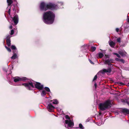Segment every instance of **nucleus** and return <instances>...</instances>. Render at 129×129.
I'll return each mask as SVG.
<instances>
[{"instance_id":"nucleus-1","label":"nucleus","mask_w":129,"mask_h":129,"mask_svg":"<svg viewBox=\"0 0 129 129\" xmlns=\"http://www.w3.org/2000/svg\"><path fill=\"white\" fill-rule=\"evenodd\" d=\"M39 8L41 11H46L49 10L51 11L56 10L59 9L57 5L49 2L46 3L44 2H41Z\"/></svg>"},{"instance_id":"nucleus-2","label":"nucleus","mask_w":129,"mask_h":129,"mask_svg":"<svg viewBox=\"0 0 129 129\" xmlns=\"http://www.w3.org/2000/svg\"><path fill=\"white\" fill-rule=\"evenodd\" d=\"M55 18V14L51 11H48L43 14V21L47 24H51L53 22Z\"/></svg>"},{"instance_id":"nucleus-3","label":"nucleus","mask_w":129,"mask_h":129,"mask_svg":"<svg viewBox=\"0 0 129 129\" xmlns=\"http://www.w3.org/2000/svg\"><path fill=\"white\" fill-rule=\"evenodd\" d=\"M111 102L108 100L103 103H100L99 105V108L101 110L104 111L111 108Z\"/></svg>"},{"instance_id":"nucleus-4","label":"nucleus","mask_w":129,"mask_h":129,"mask_svg":"<svg viewBox=\"0 0 129 129\" xmlns=\"http://www.w3.org/2000/svg\"><path fill=\"white\" fill-rule=\"evenodd\" d=\"M22 85L24 86L28 90H31L32 89L31 87L34 88L35 87L33 85V84L31 81L23 83Z\"/></svg>"},{"instance_id":"nucleus-5","label":"nucleus","mask_w":129,"mask_h":129,"mask_svg":"<svg viewBox=\"0 0 129 129\" xmlns=\"http://www.w3.org/2000/svg\"><path fill=\"white\" fill-rule=\"evenodd\" d=\"M105 56L106 57V58H109L105 61V64H108L109 66L112 65V64L111 63H113L114 62V60L112 58L109 59L110 56L109 55L105 54Z\"/></svg>"},{"instance_id":"nucleus-6","label":"nucleus","mask_w":129,"mask_h":129,"mask_svg":"<svg viewBox=\"0 0 129 129\" xmlns=\"http://www.w3.org/2000/svg\"><path fill=\"white\" fill-rule=\"evenodd\" d=\"M35 85V87L39 90H42L44 88L43 85L39 82H36Z\"/></svg>"},{"instance_id":"nucleus-7","label":"nucleus","mask_w":129,"mask_h":129,"mask_svg":"<svg viewBox=\"0 0 129 129\" xmlns=\"http://www.w3.org/2000/svg\"><path fill=\"white\" fill-rule=\"evenodd\" d=\"M12 19H13L15 25H16L18 23V15L16 14L13 17H11Z\"/></svg>"},{"instance_id":"nucleus-8","label":"nucleus","mask_w":129,"mask_h":129,"mask_svg":"<svg viewBox=\"0 0 129 129\" xmlns=\"http://www.w3.org/2000/svg\"><path fill=\"white\" fill-rule=\"evenodd\" d=\"M111 69L110 68H109L107 69H103V70H101V72L103 74L106 73H110L111 72Z\"/></svg>"},{"instance_id":"nucleus-9","label":"nucleus","mask_w":129,"mask_h":129,"mask_svg":"<svg viewBox=\"0 0 129 129\" xmlns=\"http://www.w3.org/2000/svg\"><path fill=\"white\" fill-rule=\"evenodd\" d=\"M65 123L66 124H68V126L70 127H72L74 125V123L71 120H66Z\"/></svg>"},{"instance_id":"nucleus-10","label":"nucleus","mask_w":129,"mask_h":129,"mask_svg":"<svg viewBox=\"0 0 129 129\" xmlns=\"http://www.w3.org/2000/svg\"><path fill=\"white\" fill-rule=\"evenodd\" d=\"M121 113L123 114H129V110L127 108H124L120 110Z\"/></svg>"},{"instance_id":"nucleus-11","label":"nucleus","mask_w":129,"mask_h":129,"mask_svg":"<svg viewBox=\"0 0 129 129\" xmlns=\"http://www.w3.org/2000/svg\"><path fill=\"white\" fill-rule=\"evenodd\" d=\"M47 108L48 111L49 112H51L55 108V107L52 105L51 103H50L48 105Z\"/></svg>"},{"instance_id":"nucleus-12","label":"nucleus","mask_w":129,"mask_h":129,"mask_svg":"<svg viewBox=\"0 0 129 129\" xmlns=\"http://www.w3.org/2000/svg\"><path fill=\"white\" fill-rule=\"evenodd\" d=\"M13 7L12 8L13 10L16 13L17 11V12L18 13V7L17 5H13Z\"/></svg>"},{"instance_id":"nucleus-13","label":"nucleus","mask_w":129,"mask_h":129,"mask_svg":"<svg viewBox=\"0 0 129 129\" xmlns=\"http://www.w3.org/2000/svg\"><path fill=\"white\" fill-rule=\"evenodd\" d=\"M96 56L98 58H102L103 56L104 55L102 53L99 52L98 54H96Z\"/></svg>"},{"instance_id":"nucleus-14","label":"nucleus","mask_w":129,"mask_h":129,"mask_svg":"<svg viewBox=\"0 0 129 129\" xmlns=\"http://www.w3.org/2000/svg\"><path fill=\"white\" fill-rule=\"evenodd\" d=\"M115 60L117 61L123 63H125V60L123 59H120L119 58H116L115 59Z\"/></svg>"},{"instance_id":"nucleus-15","label":"nucleus","mask_w":129,"mask_h":129,"mask_svg":"<svg viewBox=\"0 0 129 129\" xmlns=\"http://www.w3.org/2000/svg\"><path fill=\"white\" fill-rule=\"evenodd\" d=\"M14 81L15 82H16L22 80L21 78H19L18 77H15L14 78Z\"/></svg>"},{"instance_id":"nucleus-16","label":"nucleus","mask_w":129,"mask_h":129,"mask_svg":"<svg viewBox=\"0 0 129 129\" xmlns=\"http://www.w3.org/2000/svg\"><path fill=\"white\" fill-rule=\"evenodd\" d=\"M109 44L111 47L114 48L115 45V43L113 41H111L109 43Z\"/></svg>"},{"instance_id":"nucleus-17","label":"nucleus","mask_w":129,"mask_h":129,"mask_svg":"<svg viewBox=\"0 0 129 129\" xmlns=\"http://www.w3.org/2000/svg\"><path fill=\"white\" fill-rule=\"evenodd\" d=\"M6 42L7 46L9 47L11 45V41L10 40L7 39Z\"/></svg>"},{"instance_id":"nucleus-18","label":"nucleus","mask_w":129,"mask_h":129,"mask_svg":"<svg viewBox=\"0 0 129 129\" xmlns=\"http://www.w3.org/2000/svg\"><path fill=\"white\" fill-rule=\"evenodd\" d=\"M7 1L8 6H10L13 2L12 0H7Z\"/></svg>"},{"instance_id":"nucleus-19","label":"nucleus","mask_w":129,"mask_h":129,"mask_svg":"<svg viewBox=\"0 0 129 129\" xmlns=\"http://www.w3.org/2000/svg\"><path fill=\"white\" fill-rule=\"evenodd\" d=\"M50 101H53L52 104H57L58 103V101L56 99L53 100H50Z\"/></svg>"},{"instance_id":"nucleus-20","label":"nucleus","mask_w":129,"mask_h":129,"mask_svg":"<svg viewBox=\"0 0 129 129\" xmlns=\"http://www.w3.org/2000/svg\"><path fill=\"white\" fill-rule=\"evenodd\" d=\"M47 93L45 90H43L41 93V95L42 96H44L46 95Z\"/></svg>"},{"instance_id":"nucleus-21","label":"nucleus","mask_w":129,"mask_h":129,"mask_svg":"<svg viewBox=\"0 0 129 129\" xmlns=\"http://www.w3.org/2000/svg\"><path fill=\"white\" fill-rule=\"evenodd\" d=\"M17 54H13V55L11 57V58L12 59H15L16 58Z\"/></svg>"},{"instance_id":"nucleus-22","label":"nucleus","mask_w":129,"mask_h":129,"mask_svg":"<svg viewBox=\"0 0 129 129\" xmlns=\"http://www.w3.org/2000/svg\"><path fill=\"white\" fill-rule=\"evenodd\" d=\"M119 53L122 56H124L125 55L124 53L123 52L121 51H119Z\"/></svg>"},{"instance_id":"nucleus-23","label":"nucleus","mask_w":129,"mask_h":129,"mask_svg":"<svg viewBox=\"0 0 129 129\" xmlns=\"http://www.w3.org/2000/svg\"><path fill=\"white\" fill-rule=\"evenodd\" d=\"M44 89L47 92H50V91L49 88L48 87H45Z\"/></svg>"},{"instance_id":"nucleus-24","label":"nucleus","mask_w":129,"mask_h":129,"mask_svg":"<svg viewBox=\"0 0 129 129\" xmlns=\"http://www.w3.org/2000/svg\"><path fill=\"white\" fill-rule=\"evenodd\" d=\"M96 49V47H95L92 46L91 47L90 50L92 52H93Z\"/></svg>"},{"instance_id":"nucleus-25","label":"nucleus","mask_w":129,"mask_h":129,"mask_svg":"<svg viewBox=\"0 0 129 129\" xmlns=\"http://www.w3.org/2000/svg\"><path fill=\"white\" fill-rule=\"evenodd\" d=\"M5 48H6L7 49V50L9 52H11V49H10V48L8 47L7 46H5Z\"/></svg>"},{"instance_id":"nucleus-26","label":"nucleus","mask_w":129,"mask_h":129,"mask_svg":"<svg viewBox=\"0 0 129 129\" xmlns=\"http://www.w3.org/2000/svg\"><path fill=\"white\" fill-rule=\"evenodd\" d=\"M11 48L13 50L16 49V47L14 45H12L11 46Z\"/></svg>"},{"instance_id":"nucleus-27","label":"nucleus","mask_w":129,"mask_h":129,"mask_svg":"<svg viewBox=\"0 0 129 129\" xmlns=\"http://www.w3.org/2000/svg\"><path fill=\"white\" fill-rule=\"evenodd\" d=\"M113 54L115 55H116L117 56V57H118L119 58H120L121 57L120 55L117 53H114Z\"/></svg>"},{"instance_id":"nucleus-28","label":"nucleus","mask_w":129,"mask_h":129,"mask_svg":"<svg viewBox=\"0 0 129 129\" xmlns=\"http://www.w3.org/2000/svg\"><path fill=\"white\" fill-rule=\"evenodd\" d=\"M125 101L126 102V103L129 106V98H128L125 100Z\"/></svg>"},{"instance_id":"nucleus-29","label":"nucleus","mask_w":129,"mask_h":129,"mask_svg":"<svg viewBox=\"0 0 129 129\" xmlns=\"http://www.w3.org/2000/svg\"><path fill=\"white\" fill-rule=\"evenodd\" d=\"M13 54H14V53L17 54L18 52L17 49H16V50H13Z\"/></svg>"},{"instance_id":"nucleus-30","label":"nucleus","mask_w":129,"mask_h":129,"mask_svg":"<svg viewBox=\"0 0 129 129\" xmlns=\"http://www.w3.org/2000/svg\"><path fill=\"white\" fill-rule=\"evenodd\" d=\"M79 127L82 129H83L84 127H83V125L81 123H80L79 124Z\"/></svg>"},{"instance_id":"nucleus-31","label":"nucleus","mask_w":129,"mask_h":129,"mask_svg":"<svg viewBox=\"0 0 129 129\" xmlns=\"http://www.w3.org/2000/svg\"><path fill=\"white\" fill-rule=\"evenodd\" d=\"M97 75H95L94 76V77L93 80L92 81L93 82L95 80H96V79H97Z\"/></svg>"},{"instance_id":"nucleus-32","label":"nucleus","mask_w":129,"mask_h":129,"mask_svg":"<svg viewBox=\"0 0 129 129\" xmlns=\"http://www.w3.org/2000/svg\"><path fill=\"white\" fill-rule=\"evenodd\" d=\"M65 118L66 119H68L70 120V118L68 115H66L65 116Z\"/></svg>"},{"instance_id":"nucleus-33","label":"nucleus","mask_w":129,"mask_h":129,"mask_svg":"<svg viewBox=\"0 0 129 129\" xmlns=\"http://www.w3.org/2000/svg\"><path fill=\"white\" fill-rule=\"evenodd\" d=\"M117 42L120 43L121 42V39L120 38H119L117 39Z\"/></svg>"},{"instance_id":"nucleus-34","label":"nucleus","mask_w":129,"mask_h":129,"mask_svg":"<svg viewBox=\"0 0 129 129\" xmlns=\"http://www.w3.org/2000/svg\"><path fill=\"white\" fill-rule=\"evenodd\" d=\"M14 33V30H13L12 29L11 30L10 32V34L11 35H13Z\"/></svg>"},{"instance_id":"nucleus-35","label":"nucleus","mask_w":129,"mask_h":129,"mask_svg":"<svg viewBox=\"0 0 129 129\" xmlns=\"http://www.w3.org/2000/svg\"><path fill=\"white\" fill-rule=\"evenodd\" d=\"M118 83L123 85H125L122 82H119Z\"/></svg>"},{"instance_id":"nucleus-36","label":"nucleus","mask_w":129,"mask_h":129,"mask_svg":"<svg viewBox=\"0 0 129 129\" xmlns=\"http://www.w3.org/2000/svg\"><path fill=\"white\" fill-rule=\"evenodd\" d=\"M11 8L10 7V9L9 10L8 12V13L10 15L11 14Z\"/></svg>"},{"instance_id":"nucleus-37","label":"nucleus","mask_w":129,"mask_h":129,"mask_svg":"<svg viewBox=\"0 0 129 129\" xmlns=\"http://www.w3.org/2000/svg\"><path fill=\"white\" fill-rule=\"evenodd\" d=\"M10 37H11L10 36L8 35L7 36L6 38V40H7V39L10 40Z\"/></svg>"},{"instance_id":"nucleus-38","label":"nucleus","mask_w":129,"mask_h":129,"mask_svg":"<svg viewBox=\"0 0 129 129\" xmlns=\"http://www.w3.org/2000/svg\"><path fill=\"white\" fill-rule=\"evenodd\" d=\"M88 60H89V61L90 62L91 64H94V63L92 61H91V60L90 59H89Z\"/></svg>"},{"instance_id":"nucleus-39","label":"nucleus","mask_w":129,"mask_h":129,"mask_svg":"<svg viewBox=\"0 0 129 129\" xmlns=\"http://www.w3.org/2000/svg\"><path fill=\"white\" fill-rule=\"evenodd\" d=\"M27 80V79L26 78H24L22 80L24 81H25Z\"/></svg>"},{"instance_id":"nucleus-40","label":"nucleus","mask_w":129,"mask_h":129,"mask_svg":"<svg viewBox=\"0 0 129 129\" xmlns=\"http://www.w3.org/2000/svg\"><path fill=\"white\" fill-rule=\"evenodd\" d=\"M94 86H95V89H96L97 87V84L96 83H95L94 84Z\"/></svg>"},{"instance_id":"nucleus-41","label":"nucleus","mask_w":129,"mask_h":129,"mask_svg":"<svg viewBox=\"0 0 129 129\" xmlns=\"http://www.w3.org/2000/svg\"><path fill=\"white\" fill-rule=\"evenodd\" d=\"M116 31L117 32H118L119 31V29L118 28H116Z\"/></svg>"},{"instance_id":"nucleus-42","label":"nucleus","mask_w":129,"mask_h":129,"mask_svg":"<svg viewBox=\"0 0 129 129\" xmlns=\"http://www.w3.org/2000/svg\"><path fill=\"white\" fill-rule=\"evenodd\" d=\"M12 27H13V26H12V25H11L10 26L9 28L10 29H11L12 28Z\"/></svg>"},{"instance_id":"nucleus-43","label":"nucleus","mask_w":129,"mask_h":129,"mask_svg":"<svg viewBox=\"0 0 129 129\" xmlns=\"http://www.w3.org/2000/svg\"><path fill=\"white\" fill-rule=\"evenodd\" d=\"M127 20L128 24H129V17L127 19Z\"/></svg>"},{"instance_id":"nucleus-44","label":"nucleus","mask_w":129,"mask_h":129,"mask_svg":"<svg viewBox=\"0 0 129 129\" xmlns=\"http://www.w3.org/2000/svg\"><path fill=\"white\" fill-rule=\"evenodd\" d=\"M128 86H129V82L128 83Z\"/></svg>"},{"instance_id":"nucleus-45","label":"nucleus","mask_w":129,"mask_h":129,"mask_svg":"<svg viewBox=\"0 0 129 129\" xmlns=\"http://www.w3.org/2000/svg\"><path fill=\"white\" fill-rule=\"evenodd\" d=\"M5 71H6V72H7V71H6L5 70Z\"/></svg>"},{"instance_id":"nucleus-46","label":"nucleus","mask_w":129,"mask_h":129,"mask_svg":"<svg viewBox=\"0 0 129 129\" xmlns=\"http://www.w3.org/2000/svg\"><path fill=\"white\" fill-rule=\"evenodd\" d=\"M99 114H100V115H101V114H100V113H99Z\"/></svg>"}]
</instances>
